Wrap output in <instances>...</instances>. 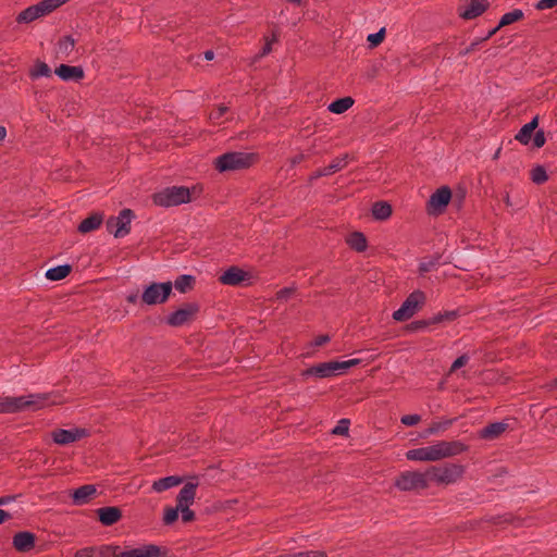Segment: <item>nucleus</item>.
Wrapping results in <instances>:
<instances>
[{"label": "nucleus", "mask_w": 557, "mask_h": 557, "mask_svg": "<svg viewBox=\"0 0 557 557\" xmlns=\"http://www.w3.org/2000/svg\"><path fill=\"white\" fill-rule=\"evenodd\" d=\"M440 259H441L440 256H434V257H431V258L422 261L419 264V273L421 275H423V274L432 271L433 269H435V267L440 263Z\"/></svg>", "instance_id": "38"}, {"label": "nucleus", "mask_w": 557, "mask_h": 557, "mask_svg": "<svg viewBox=\"0 0 557 557\" xmlns=\"http://www.w3.org/2000/svg\"><path fill=\"white\" fill-rule=\"evenodd\" d=\"M247 278V272L238 267H231L224 271L219 281L224 285L237 286Z\"/></svg>", "instance_id": "19"}, {"label": "nucleus", "mask_w": 557, "mask_h": 557, "mask_svg": "<svg viewBox=\"0 0 557 557\" xmlns=\"http://www.w3.org/2000/svg\"><path fill=\"white\" fill-rule=\"evenodd\" d=\"M508 429V424L505 422H493L484 426L480 431V438L492 441L499 437L506 430Z\"/></svg>", "instance_id": "23"}, {"label": "nucleus", "mask_w": 557, "mask_h": 557, "mask_svg": "<svg viewBox=\"0 0 557 557\" xmlns=\"http://www.w3.org/2000/svg\"><path fill=\"white\" fill-rule=\"evenodd\" d=\"M350 421L348 419H341L337 425L332 430L336 435H348Z\"/></svg>", "instance_id": "43"}, {"label": "nucleus", "mask_w": 557, "mask_h": 557, "mask_svg": "<svg viewBox=\"0 0 557 557\" xmlns=\"http://www.w3.org/2000/svg\"><path fill=\"white\" fill-rule=\"evenodd\" d=\"M484 521H486L488 523H493V524H499V523L509 522V518L507 516H491V517H486L484 519Z\"/></svg>", "instance_id": "54"}, {"label": "nucleus", "mask_w": 557, "mask_h": 557, "mask_svg": "<svg viewBox=\"0 0 557 557\" xmlns=\"http://www.w3.org/2000/svg\"><path fill=\"white\" fill-rule=\"evenodd\" d=\"M385 37V28H381L379 32L370 34L367 38L370 47H377Z\"/></svg>", "instance_id": "42"}, {"label": "nucleus", "mask_w": 557, "mask_h": 557, "mask_svg": "<svg viewBox=\"0 0 557 557\" xmlns=\"http://www.w3.org/2000/svg\"><path fill=\"white\" fill-rule=\"evenodd\" d=\"M301 376L304 379L311 377V376L317 377V379H326V377L335 376V374L333 372L331 361H327V362H321V363L314 364L308 369L302 370Z\"/></svg>", "instance_id": "17"}, {"label": "nucleus", "mask_w": 557, "mask_h": 557, "mask_svg": "<svg viewBox=\"0 0 557 557\" xmlns=\"http://www.w3.org/2000/svg\"><path fill=\"white\" fill-rule=\"evenodd\" d=\"M14 499H15V496H13V495L1 496V497H0V506L8 505V504H10L12 500H14Z\"/></svg>", "instance_id": "60"}, {"label": "nucleus", "mask_w": 557, "mask_h": 557, "mask_svg": "<svg viewBox=\"0 0 557 557\" xmlns=\"http://www.w3.org/2000/svg\"><path fill=\"white\" fill-rule=\"evenodd\" d=\"M70 0H41L40 2L29 5L28 8L24 9L22 12L18 13L16 16V22L18 24L22 23H32L42 16H46L60 8L61 5L65 4Z\"/></svg>", "instance_id": "5"}, {"label": "nucleus", "mask_w": 557, "mask_h": 557, "mask_svg": "<svg viewBox=\"0 0 557 557\" xmlns=\"http://www.w3.org/2000/svg\"><path fill=\"white\" fill-rule=\"evenodd\" d=\"M135 218L134 211L131 209H123L117 216H110L106 222L107 231L113 234L114 237L120 238L129 234L131 223Z\"/></svg>", "instance_id": "11"}, {"label": "nucleus", "mask_w": 557, "mask_h": 557, "mask_svg": "<svg viewBox=\"0 0 557 557\" xmlns=\"http://www.w3.org/2000/svg\"><path fill=\"white\" fill-rule=\"evenodd\" d=\"M430 482L440 485H449L460 480L466 471L462 465L446 463L444 466H432L428 469Z\"/></svg>", "instance_id": "6"}, {"label": "nucleus", "mask_w": 557, "mask_h": 557, "mask_svg": "<svg viewBox=\"0 0 557 557\" xmlns=\"http://www.w3.org/2000/svg\"><path fill=\"white\" fill-rule=\"evenodd\" d=\"M172 288L173 284L171 281L163 283L153 282L144 289L140 300L148 306L164 304L169 299Z\"/></svg>", "instance_id": "10"}, {"label": "nucleus", "mask_w": 557, "mask_h": 557, "mask_svg": "<svg viewBox=\"0 0 557 557\" xmlns=\"http://www.w3.org/2000/svg\"><path fill=\"white\" fill-rule=\"evenodd\" d=\"M139 299V296H138V293L137 292H134V293H131L129 295H127L126 297V300L127 302L129 304H136Z\"/></svg>", "instance_id": "61"}, {"label": "nucleus", "mask_w": 557, "mask_h": 557, "mask_svg": "<svg viewBox=\"0 0 557 557\" xmlns=\"http://www.w3.org/2000/svg\"><path fill=\"white\" fill-rule=\"evenodd\" d=\"M199 309L200 307L197 302H186L181 308L170 313L165 322L173 327L183 326L195 320Z\"/></svg>", "instance_id": "12"}, {"label": "nucleus", "mask_w": 557, "mask_h": 557, "mask_svg": "<svg viewBox=\"0 0 557 557\" xmlns=\"http://www.w3.org/2000/svg\"><path fill=\"white\" fill-rule=\"evenodd\" d=\"M305 154L304 153H298L296 156H294L292 159H290V164L292 166H295L299 163H301L304 160H305Z\"/></svg>", "instance_id": "58"}, {"label": "nucleus", "mask_w": 557, "mask_h": 557, "mask_svg": "<svg viewBox=\"0 0 557 557\" xmlns=\"http://www.w3.org/2000/svg\"><path fill=\"white\" fill-rule=\"evenodd\" d=\"M500 28H502V27H498V25H497V26H495L493 29H490V32H488L484 37L480 38V41H483V42H484V41L488 40V39H490L491 37H493V36H494V35H495V34H496Z\"/></svg>", "instance_id": "59"}, {"label": "nucleus", "mask_w": 557, "mask_h": 557, "mask_svg": "<svg viewBox=\"0 0 557 557\" xmlns=\"http://www.w3.org/2000/svg\"><path fill=\"white\" fill-rule=\"evenodd\" d=\"M330 341H331V337L327 334H322V335L317 336L313 339L312 345L315 347H320V346H323L324 344L329 343Z\"/></svg>", "instance_id": "56"}, {"label": "nucleus", "mask_w": 557, "mask_h": 557, "mask_svg": "<svg viewBox=\"0 0 557 557\" xmlns=\"http://www.w3.org/2000/svg\"><path fill=\"white\" fill-rule=\"evenodd\" d=\"M197 487V481H189L182 487L176 497L178 507L190 506L194 503Z\"/></svg>", "instance_id": "21"}, {"label": "nucleus", "mask_w": 557, "mask_h": 557, "mask_svg": "<svg viewBox=\"0 0 557 557\" xmlns=\"http://www.w3.org/2000/svg\"><path fill=\"white\" fill-rule=\"evenodd\" d=\"M89 435V431L84 428L55 429L51 432L52 441L58 445H67L77 442Z\"/></svg>", "instance_id": "14"}, {"label": "nucleus", "mask_w": 557, "mask_h": 557, "mask_svg": "<svg viewBox=\"0 0 557 557\" xmlns=\"http://www.w3.org/2000/svg\"><path fill=\"white\" fill-rule=\"evenodd\" d=\"M195 282H196L195 276L189 275V274H183V275L177 276V278L172 284L178 292L186 293V292L193 289Z\"/></svg>", "instance_id": "31"}, {"label": "nucleus", "mask_w": 557, "mask_h": 557, "mask_svg": "<svg viewBox=\"0 0 557 557\" xmlns=\"http://www.w3.org/2000/svg\"><path fill=\"white\" fill-rule=\"evenodd\" d=\"M483 41H480V39H475L473 42L470 44V46H468L467 48H465L463 50L459 51V55L460 57H466L468 55L469 53L473 52L478 46L480 44H482Z\"/></svg>", "instance_id": "55"}, {"label": "nucleus", "mask_w": 557, "mask_h": 557, "mask_svg": "<svg viewBox=\"0 0 557 557\" xmlns=\"http://www.w3.org/2000/svg\"><path fill=\"white\" fill-rule=\"evenodd\" d=\"M94 557H172L166 547L154 544L123 550L117 545L92 546Z\"/></svg>", "instance_id": "2"}, {"label": "nucleus", "mask_w": 557, "mask_h": 557, "mask_svg": "<svg viewBox=\"0 0 557 557\" xmlns=\"http://www.w3.org/2000/svg\"><path fill=\"white\" fill-rule=\"evenodd\" d=\"M96 512L101 524L106 527L115 524L122 518V510L115 506L101 507Z\"/></svg>", "instance_id": "18"}, {"label": "nucleus", "mask_w": 557, "mask_h": 557, "mask_svg": "<svg viewBox=\"0 0 557 557\" xmlns=\"http://www.w3.org/2000/svg\"><path fill=\"white\" fill-rule=\"evenodd\" d=\"M468 445L461 441H440L433 445L410 449L406 458L410 461H438L458 456L468 450Z\"/></svg>", "instance_id": "1"}, {"label": "nucleus", "mask_w": 557, "mask_h": 557, "mask_svg": "<svg viewBox=\"0 0 557 557\" xmlns=\"http://www.w3.org/2000/svg\"><path fill=\"white\" fill-rule=\"evenodd\" d=\"M75 557H94V547H85L75 553Z\"/></svg>", "instance_id": "57"}, {"label": "nucleus", "mask_w": 557, "mask_h": 557, "mask_svg": "<svg viewBox=\"0 0 557 557\" xmlns=\"http://www.w3.org/2000/svg\"><path fill=\"white\" fill-rule=\"evenodd\" d=\"M274 41H277V37H276V35H275V34H273V35H272V38H271V39H267V41H265V44H264L263 48H262V49H261V51H260L259 57H264V55L269 54V53L272 51V44H273Z\"/></svg>", "instance_id": "53"}, {"label": "nucleus", "mask_w": 557, "mask_h": 557, "mask_svg": "<svg viewBox=\"0 0 557 557\" xmlns=\"http://www.w3.org/2000/svg\"><path fill=\"white\" fill-rule=\"evenodd\" d=\"M469 356L467 354H463L461 356H459L451 364L450 369H449V373H453L455 371H457L458 369L462 368L463 366H466L469 361Z\"/></svg>", "instance_id": "44"}, {"label": "nucleus", "mask_w": 557, "mask_h": 557, "mask_svg": "<svg viewBox=\"0 0 557 557\" xmlns=\"http://www.w3.org/2000/svg\"><path fill=\"white\" fill-rule=\"evenodd\" d=\"M531 180L537 185L544 184L548 180L545 168L542 165L533 168L531 171Z\"/></svg>", "instance_id": "37"}, {"label": "nucleus", "mask_w": 557, "mask_h": 557, "mask_svg": "<svg viewBox=\"0 0 557 557\" xmlns=\"http://www.w3.org/2000/svg\"><path fill=\"white\" fill-rule=\"evenodd\" d=\"M102 221H103V214L101 213H92L91 215H89L88 218L84 219L77 230L79 233H83V234H86V233H89V232H92L97 228L100 227V225L102 224Z\"/></svg>", "instance_id": "24"}, {"label": "nucleus", "mask_w": 557, "mask_h": 557, "mask_svg": "<svg viewBox=\"0 0 557 557\" xmlns=\"http://www.w3.org/2000/svg\"><path fill=\"white\" fill-rule=\"evenodd\" d=\"M347 362V368H351V367H355V366H358L361 363V360L360 359H349V360H346Z\"/></svg>", "instance_id": "63"}, {"label": "nucleus", "mask_w": 557, "mask_h": 557, "mask_svg": "<svg viewBox=\"0 0 557 557\" xmlns=\"http://www.w3.org/2000/svg\"><path fill=\"white\" fill-rule=\"evenodd\" d=\"M545 141H546V138H545L544 131L540 129V131L535 132L534 137H533L534 147L541 148L545 145Z\"/></svg>", "instance_id": "51"}, {"label": "nucleus", "mask_w": 557, "mask_h": 557, "mask_svg": "<svg viewBox=\"0 0 557 557\" xmlns=\"http://www.w3.org/2000/svg\"><path fill=\"white\" fill-rule=\"evenodd\" d=\"M539 125V116H534L529 123L524 124L518 134L516 135V139L523 144L528 145L531 140L532 134Z\"/></svg>", "instance_id": "25"}, {"label": "nucleus", "mask_w": 557, "mask_h": 557, "mask_svg": "<svg viewBox=\"0 0 557 557\" xmlns=\"http://www.w3.org/2000/svg\"><path fill=\"white\" fill-rule=\"evenodd\" d=\"M72 271V267L70 264H61L53 268H50L46 272V277L49 281H61L65 278Z\"/></svg>", "instance_id": "29"}, {"label": "nucleus", "mask_w": 557, "mask_h": 557, "mask_svg": "<svg viewBox=\"0 0 557 557\" xmlns=\"http://www.w3.org/2000/svg\"><path fill=\"white\" fill-rule=\"evenodd\" d=\"M75 46V40L72 36H64L58 42L59 51L69 54Z\"/></svg>", "instance_id": "39"}, {"label": "nucleus", "mask_w": 557, "mask_h": 557, "mask_svg": "<svg viewBox=\"0 0 557 557\" xmlns=\"http://www.w3.org/2000/svg\"><path fill=\"white\" fill-rule=\"evenodd\" d=\"M372 216L379 221H385L392 215V206L386 201H376L373 203Z\"/></svg>", "instance_id": "28"}, {"label": "nucleus", "mask_w": 557, "mask_h": 557, "mask_svg": "<svg viewBox=\"0 0 557 557\" xmlns=\"http://www.w3.org/2000/svg\"><path fill=\"white\" fill-rule=\"evenodd\" d=\"M557 7V0H540L536 4H535V8L537 10H547V9H553Z\"/></svg>", "instance_id": "52"}, {"label": "nucleus", "mask_w": 557, "mask_h": 557, "mask_svg": "<svg viewBox=\"0 0 557 557\" xmlns=\"http://www.w3.org/2000/svg\"><path fill=\"white\" fill-rule=\"evenodd\" d=\"M180 511L182 512L183 522H190L195 519V512L189 508V506L180 507Z\"/></svg>", "instance_id": "48"}, {"label": "nucleus", "mask_w": 557, "mask_h": 557, "mask_svg": "<svg viewBox=\"0 0 557 557\" xmlns=\"http://www.w3.org/2000/svg\"><path fill=\"white\" fill-rule=\"evenodd\" d=\"M346 243L351 249L356 250L357 252H363L368 247L367 237L361 232H352L351 234H349L348 237L346 238Z\"/></svg>", "instance_id": "26"}, {"label": "nucleus", "mask_w": 557, "mask_h": 557, "mask_svg": "<svg viewBox=\"0 0 557 557\" xmlns=\"http://www.w3.org/2000/svg\"><path fill=\"white\" fill-rule=\"evenodd\" d=\"M228 111V108L224 104H221L218 107L216 110L212 111L209 115V119L214 122V123H218L219 120Z\"/></svg>", "instance_id": "45"}, {"label": "nucleus", "mask_w": 557, "mask_h": 557, "mask_svg": "<svg viewBox=\"0 0 557 557\" xmlns=\"http://www.w3.org/2000/svg\"><path fill=\"white\" fill-rule=\"evenodd\" d=\"M420 420L421 417L419 414H406L400 419L401 423L407 426L416 425Z\"/></svg>", "instance_id": "47"}, {"label": "nucleus", "mask_w": 557, "mask_h": 557, "mask_svg": "<svg viewBox=\"0 0 557 557\" xmlns=\"http://www.w3.org/2000/svg\"><path fill=\"white\" fill-rule=\"evenodd\" d=\"M322 176H329V174H324V168L317 170L312 175L313 178H318V177H322Z\"/></svg>", "instance_id": "64"}, {"label": "nucleus", "mask_w": 557, "mask_h": 557, "mask_svg": "<svg viewBox=\"0 0 557 557\" xmlns=\"http://www.w3.org/2000/svg\"><path fill=\"white\" fill-rule=\"evenodd\" d=\"M451 199V190L448 186L436 189L428 200L426 211L429 214H441L444 212Z\"/></svg>", "instance_id": "13"}, {"label": "nucleus", "mask_w": 557, "mask_h": 557, "mask_svg": "<svg viewBox=\"0 0 557 557\" xmlns=\"http://www.w3.org/2000/svg\"><path fill=\"white\" fill-rule=\"evenodd\" d=\"M487 0H466L458 8V15L463 20H473L482 15L488 8Z\"/></svg>", "instance_id": "15"}, {"label": "nucleus", "mask_w": 557, "mask_h": 557, "mask_svg": "<svg viewBox=\"0 0 557 557\" xmlns=\"http://www.w3.org/2000/svg\"><path fill=\"white\" fill-rule=\"evenodd\" d=\"M257 160V154L252 152L231 151L225 152L214 159V168L220 173L238 171L250 168Z\"/></svg>", "instance_id": "4"}, {"label": "nucleus", "mask_w": 557, "mask_h": 557, "mask_svg": "<svg viewBox=\"0 0 557 557\" xmlns=\"http://www.w3.org/2000/svg\"><path fill=\"white\" fill-rule=\"evenodd\" d=\"M180 507L176 505V507H165L164 508V516H163V522L164 524L169 525L174 523L178 518Z\"/></svg>", "instance_id": "41"}, {"label": "nucleus", "mask_w": 557, "mask_h": 557, "mask_svg": "<svg viewBox=\"0 0 557 557\" xmlns=\"http://www.w3.org/2000/svg\"><path fill=\"white\" fill-rule=\"evenodd\" d=\"M10 518H11V515L8 511L0 509V524Z\"/></svg>", "instance_id": "62"}, {"label": "nucleus", "mask_w": 557, "mask_h": 557, "mask_svg": "<svg viewBox=\"0 0 557 557\" xmlns=\"http://www.w3.org/2000/svg\"><path fill=\"white\" fill-rule=\"evenodd\" d=\"M332 369L335 375L342 374L345 370H347V362L346 361H331Z\"/></svg>", "instance_id": "50"}, {"label": "nucleus", "mask_w": 557, "mask_h": 557, "mask_svg": "<svg viewBox=\"0 0 557 557\" xmlns=\"http://www.w3.org/2000/svg\"><path fill=\"white\" fill-rule=\"evenodd\" d=\"M153 203L160 207H174L190 201V190L185 186L166 187L152 196Z\"/></svg>", "instance_id": "7"}, {"label": "nucleus", "mask_w": 557, "mask_h": 557, "mask_svg": "<svg viewBox=\"0 0 557 557\" xmlns=\"http://www.w3.org/2000/svg\"><path fill=\"white\" fill-rule=\"evenodd\" d=\"M454 421L455 419H447L444 421L432 422L431 425L425 430L424 435L429 436L438 434L440 432L447 430L454 423Z\"/></svg>", "instance_id": "35"}, {"label": "nucleus", "mask_w": 557, "mask_h": 557, "mask_svg": "<svg viewBox=\"0 0 557 557\" xmlns=\"http://www.w3.org/2000/svg\"><path fill=\"white\" fill-rule=\"evenodd\" d=\"M348 158L347 153L335 158L329 165L324 166V174L332 175L343 170L348 164Z\"/></svg>", "instance_id": "32"}, {"label": "nucleus", "mask_w": 557, "mask_h": 557, "mask_svg": "<svg viewBox=\"0 0 557 557\" xmlns=\"http://www.w3.org/2000/svg\"><path fill=\"white\" fill-rule=\"evenodd\" d=\"M434 324L431 319L416 320L407 325L408 331L410 332H421L425 331L430 325Z\"/></svg>", "instance_id": "40"}, {"label": "nucleus", "mask_w": 557, "mask_h": 557, "mask_svg": "<svg viewBox=\"0 0 557 557\" xmlns=\"http://www.w3.org/2000/svg\"><path fill=\"white\" fill-rule=\"evenodd\" d=\"M54 73L65 82H77L84 78V71L81 66H72L67 64H61L54 71Z\"/></svg>", "instance_id": "22"}, {"label": "nucleus", "mask_w": 557, "mask_h": 557, "mask_svg": "<svg viewBox=\"0 0 557 557\" xmlns=\"http://www.w3.org/2000/svg\"><path fill=\"white\" fill-rule=\"evenodd\" d=\"M97 488L92 484H85L74 490L72 493L73 504L76 506H82L87 503L96 495Z\"/></svg>", "instance_id": "20"}, {"label": "nucleus", "mask_w": 557, "mask_h": 557, "mask_svg": "<svg viewBox=\"0 0 557 557\" xmlns=\"http://www.w3.org/2000/svg\"><path fill=\"white\" fill-rule=\"evenodd\" d=\"M523 16H524L523 11L520 9H515L510 12H507L500 17L498 27H504V26L510 25L515 22H518V21L522 20Z\"/></svg>", "instance_id": "33"}, {"label": "nucleus", "mask_w": 557, "mask_h": 557, "mask_svg": "<svg viewBox=\"0 0 557 557\" xmlns=\"http://www.w3.org/2000/svg\"><path fill=\"white\" fill-rule=\"evenodd\" d=\"M295 554L296 557H327L324 550H301Z\"/></svg>", "instance_id": "46"}, {"label": "nucleus", "mask_w": 557, "mask_h": 557, "mask_svg": "<svg viewBox=\"0 0 557 557\" xmlns=\"http://www.w3.org/2000/svg\"><path fill=\"white\" fill-rule=\"evenodd\" d=\"M51 395L48 393L30 394L27 396L0 397V413H16L25 410H38L49 400Z\"/></svg>", "instance_id": "3"}, {"label": "nucleus", "mask_w": 557, "mask_h": 557, "mask_svg": "<svg viewBox=\"0 0 557 557\" xmlns=\"http://www.w3.org/2000/svg\"><path fill=\"white\" fill-rule=\"evenodd\" d=\"M295 290L296 289L294 287H284L276 293V299L287 300L295 293Z\"/></svg>", "instance_id": "49"}, {"label": "nucleus", "mask_w": 557, "mask_h": 557, "mask_svg": "<svg viewBox=\"0 0 557 557\" xmlns=\"http://www.w3.org/2000/svg\"><path fill=\"white\" fill-rule=\"evenodd\" d=\"M354 99L351 97H344L334 100L329 106V111L335 114H342L350 109L354 104Z\"/></svg>", "instance_id": "30"}, {"label": "nucleus", "mask_w": 557, "mask_h": 557, "mask_svg": "<svg viewBox=\"0 0 557 557\" xmlns=\"http://www.w3.org/2000/svg\"><path fill=\"white\" fill-rule=\"evenodd\" d=\"M183 482L181 476L170 475L165 478H161L153 482L152 490L157 493L164 492L173 486H176Z\"/></svg>", "instance_id": "27"}, {"label": "nucleus", "mask_w": 557, "mask_h": 557, "mask_svg": "<svg viewBox=\"0 0 557 557\" xmlns=\"http://www.w3.org/2000/svg\"><path fill=\"white\" fill-rule=\"evenodd\" d=\"M395 486L404 492H419L430 486L428 469L420 471H404L395 480Z\"/></svg>", "instance_id": "8"}, {"label": "nucleus", "mask_w": 557, "mask_h": 557, "mask_svg": "<svg viewBox=\"0 0 557 557\" xmlns=\"http://www.w3.org/2000/svg\"><path fill=\"white\" fill-rule=\"evenodd\" d=\"M460 315L459 310H447L444 312H438L434 317H432V322L435 324L448 321H455Z\"/></svg>", "instance_id": "36"}, {"label": "nucleus", "mask_w": 557, "mask_h": 557, "mask_svg": "<svg viewBox=\"0 0 557 557\" xmlns=\"http://www.w3.org/2000/svg\"><path fill=\"white\" fill-rule=\"evenodd\" d=\"M29 76L33 79L39 78V77H49L51 76V69L49 65L45 62L37 61L34 67L30 70Z\"/></svg>", "instance_id": "34"}, {"label": "nucleus", "mask_w": 557, "mask_h": 557, "mask_svg": "<svg viewBox=\"0 0 557 557\" xmlns=\"http://www.w3.org/2000/svg\"><path fill=\"white\" fill-rule=\"evenodd\" d=\"M425 293L417 289L410 293L400 308L394 311L393 319L399 322L407 321L412 318L425 304Z\"/></svg>", "instance_id": "9"}, {"label": "nucleus", "mask_w": 557, "mask_h": 557, "mask_svg": "<svg viewBox=\"0 0 557 557\" xmlns=\"http://www.w3.org/2000/svg\"><path fill=\"white\" fill-rule=\"evenodd\" d=\"M36 535L29 531L17 532L13 536V547L20 553H27L35 547Z\"/></svg>", "instance_id": "16"}]
</instances>
